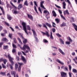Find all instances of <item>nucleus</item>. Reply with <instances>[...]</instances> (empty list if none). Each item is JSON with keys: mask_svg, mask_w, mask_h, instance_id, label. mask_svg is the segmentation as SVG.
Segmentation results:
<instances>
[{"mask_svg": "<svg viewBox=\"0 0 77 77\" xmlns=\"http://www.w3.org/2000/svg\"><path fill=\"white\" fill-rule=\"evenodd\" d=\"M22 25L23 26V30H24L25 32L27 35H28L29 34L27 33V28L28 30H31L30 27L29 25L26 26V23L24 22H22ZM26 27L27 28H26Z\"/></svg>", "mask_w": 77, "mask_h": 77, "instance_id": "obj_1", "label": "nucleus"}, {"mask_svg": "<svg viewBox=\"0 0 77 77\" xmlns=\"http://www.w3.org/2000/svg\"><path fill=\"white\" fill-rule=\"evenodd\" d=\"M26 48L28 50H26L25 53H29V51H30V47H29V46L26 45L24 44L23 45V46L22 48V50H23V51H25L26 50Z\"/></svg>", "mask_w": 77, "mask_h": 77, "instance_id": "obj_2", "label": "nucleus"}, {"mask_svg": "<svg viewBox=\"0 0 77 77\" xmlns=\"http://www.w3.org/2000/svg\"><path fill=\"white\" fill-rule=\"evenodd\" d=\"M10 3L11 5H12L13 6V7H14V9L12 11V12L13 14H15V15H16V14H18V13H19V12L17 11V8L15 6V5H13V4H12V2H10Z\"/></svg>", "mask_w": 77, "mask_h": 77, "instance_id": "obj_3", "label": "nucleus"}, {"mask_svg": "<svg viewBox=\"0 0 77 77\" xmlns=\"http://www.w3.org/2000/svg\"><path fill=\"white\" fill-rule=\"evenodd\" d=\"M5 56L6 57H8V59H9L10 62L11 63V64H14V61H13L14 58L11 57V56L10 54L9 53L8 54V56L6 55H5Z\"/></svg>", "mask_w": 77, "mask_h": 77, "instance_id": "obj_4", "label": "nucleus"}, {"mask_svg": "<svg viewBox=\"0 0 77 77\" xmlns=\"http://www.w3.org/2000/svg\"><path fill=\"white\" fill-rule=\"evenodd\" d=\"M58 12L60 14V16L61 18H63L64 20H66V19H65V17H64L63 16L62 14V11L60 10V9H58Z\"/></svg>", "mask_w": 77, "mask_h": 77, "instance_id": "obj_5", "label": "nucleus"}, {"mask_svg": "<svg viewBox=\"0 0 77 77\" xmlns=\"http://www.w3.org/2000/svg\"><path fill=\"white\" fill-rule=\"evenodd\" d=\"M60 74L62 77H67L66 73L63 72H60Z\"/></svg>", "mask_w": 77, "mask_h": 77, "instance_id": "obj_6", "label": "nucleus"}, {"mask_svg": "<svg viewBox=\"0 0 77 77\" xmlns=\"http://www.w3.org/2000/svg\"><path fill=\"white\" fill-rule=\"evenodd\" d=\"M18 64H19V65H20L19 66L18 71L19 72H20V71H21V66L22 65L23 63H18Z\"/></svg>", "mask_w": 77, "mask_h": 77, "instance_id": "obj_7", "label": "nucleus"}, {"mask_svg": "<svg viewBox=\"0 0 77 77\" xmlns=\"http://www.w3.org/2000/svg\"><path fill=\"white\" fill-rule=\"evenodd\" d=\"M44 2L42 1L40 3V7L42 8H43V9H45V8H44V6L43 5V4H44Z\"/></svg>", "mask_w": 77, "mask_h": 77, "instance_id": "obj_8", "label": "nucleus"}, {"mask_svg": "<svg viewBox=\"0 0 77 77\" xmlns=\"http://www.w3.org/2000/svg\"><path fill=\"white\" fill-rule=\"evenodd\" d=\"M3 60L4 61V64H6V63L7 62V60L6 59L3 60V58H1L0 59V62H2V61H3Z\"/></svg>", "mask_w": 77, "mask_h": 77, "instance_id": "obj_9", "label": "nucleus"}, {"mask_svg": "<svg viewBox=\"0 0 77 77\" xmlns=\"http://www.w3.org/2000/svg\"><path fill=\"white\" fill-rule=\"evenodd\" d=\"M32 32H33V35L34 37V38L37 37V35H36V32H35V30H33V29H32Z\"/></svg>", "mask_w": 77, "mask_h": 77, "instance_id": "obj_10", "label": "nucleus"}, {"mask_svg": "<svg viewBox=\"0 0 77 77\" xmlns=\"http://www.w3.org/2000/svg\"><path fill=\"white\" fill-rule=\"evenodd\" d=\"M58 50L59 52H60V53H61L62 54H63V55H65V53L63 52V51L61 49L59 48Z\"/></svg>", "mask_w": 77, "mask_h": 77, "instance_id": "obj_11", "label": "nucleus"}, {"mask_svg": "<svg viewBox=\"0 0 77 77\" xmlns=\"http://www.w3.org/2000/svg\"><path fill=\"white\" fill-rule=\"evenodd\" d=\"M52 13L53 16L54 17H56L57 16V14H56V12H55V11H54L53 10L52 11Z\"/></svg>", "mask_w": 77, "mask_h": 77, "instance_id": "obj_12", "label": "nucleus"}, {"mask_svg": "<svg viewBox=\"0 0 77 77\" xmlns=\"http://www.w3.org/2000/svg\"><path fill=\"white\" fill-rule=\"evenodd\" d=\"M11 74L12 75H14V77H16V72L15 71H12L11 72Z\"/></svg>", "mask_w": 77, "mask_h": 77, "instance_id": "obj_13", "label": "nucleus"}, {"mask_svg": "<svg viewBox=\"0 0 77 77\" xmlns=\"http://www.w3.org/2000/svg\"><path fill=\"white\" fill-rule=\"evenodd\" d=\"M57 62L61 65H64V63H63L62 62L60 61L59 59L57 60Z\"/></svg>", "mask_w": 77, "mask_h": 77, "instance_id": "obj_14", "label": "nucleus"}, {"mask_svg": "<svg viewBox=\"0 0 77 77\" xmlns=\"http://www.w3.org/2000/svg\"><path fill=\"white\" fill-rule=\"evenodd\" d=\"M45 24L47 26H48V27L49 28H51V27H52V26H51V24L49 23H46Z\"/></svg>", "mask_w": 77, "mask_h": 77, "instance_id": "obj_15", "label": "nucleus"}, {"mask_svg": "<svg viewBox=\"0 0 77 77\" xmlns=\"http://www.w3.org/2000/svg\"><path fill=\"white\" fill-rule=\"evenodd\" d=\"M27 15L28 17L29 18L31 19V20H33V17L31 15L27 14Z\"/></svg>", "mask_w": 77, "mask_h": 77, "instance_id": "obj_16", "label": "nucleus"}, {"mask_svg": "<svg viewBox=\"0 0 77 77\" xmlns=\"http://www.w3.org/2000/svg\"><path fill=\"white\" fill-rule=\"evenodd\" d=\"M72 26H73L74 27L76 31L77 32V25H75L74 23H72Z\"/></svg>", "mask_w": 77, "mask_h": 77, "instance_id": "obj_17", "label": "nucleus"}, {"mask_svg": "<svg viewBox=\"0 0 77 77\" xmlns=\"http://www.w3.org/2000/svg\"><path fill=\"white\" fill-rule=\"evenodd\" d=\"M63 13L64 15H66V14H67V15H69V13L68 12V10L64 11L63 12Z\"/></svg>", "mask_w": 77, "mask_h": 77, "instance_id": "obj_18", "label": "nucleus"}, {"mask_svg": "<svg viewBox=\"0 0 77 77\" xmlns=\"http://www.w3.org/2000/svg\"><path fill=\"white\" fill-rule=\"evenodd\" d=\"M63 9H65L66 8V3L63 2Z\"/></svg>", "mask_w": 77, "mask_h": 77, "instance_id": "obj_19", "label": "nucleus"}, {"mask_svg": "<svg viewBox=\"0 0 77 77\" xmlns=\"http://www.w3.org/2000/svg\"><path fill=\"white\" fill-rule=\"evenodd\" d=\"M7 18L9 20H12V17L11 16V15H10L9 14L7 15Z\"/></svg>", "mask_w": 77, "mask_h": 77, "instance_id": "obj_20", "label": "nucleus"}, {"mask_svg": "<svg viewBox=\"0 0 77 77\" xmlns=\"http://www.w3.org/2000/svg\"><path fill=\"white\" fill-rule=\"evenodd\" d=\"M66 26V23H65V22H63V23L61 24L60 27H64V26Z\"/></svg>", "mask_w": 77, "mask_h": 77, "instance_id": "obj_21", "label": "nucleus"}, {"mask_svg": "<svg viewBox=\"0 0 77 77\" xmlns=\"http://www.w3.org/2000/svg\"><path fill=\"white\" fill-rule=\"evenodd\" d=\"M17 34L20 36V38H21L22 39H24V37L23 36V34L20 33H18Z\"/></svg>", "mask_w": 77, "mask_h": 77, "instance_id": "obj_22", "label": "nucleus"}, {"mask_svg": "<svg viewBox=\"0 0 77 77\" xmlns=\"http://www.w3.org/2000/svg\"><path fill=\"white\" fill-rule=\"evenodd\" d=\"M23 8V6L21 4H19L18 5V9H20L22 8Z\"/></svg>", "mask_w": 77, "mask_h": 77, "instance_id": "obj_23", "label": "nucleus"}, {"mask_svg": "<svg viewBox=\"0 0 77 77\" xmlns=\"http://www.w3.org/2000/svg\"><path fill=\"white\" fill-rule=\"evenodd\" d=\"M60 41L61 43V44H63V45L64 44V42H63V40L62 39L60 38Z\"/></svg>", "mask_w": 77, "mask_h": 77, "instance_id": "obj_24", "label": "nucleus"}, {"mask_svg": "<svg viewBox=\"0 0 77 77\" xmlns=\"http://www.w3.org/2000/svg\"><path fill=\"white\" fill-rule=\"evenodd\" d=\"M23 39V42L24 44H26L27 42V40L26 39H24V38Z\"/></svg>", "mask_w": 77, "mask_h": 77, "instance_id": "obj_25", "label": "nucleus"}, {"mask_svg": "<svg viewBox=\"0 0 77 77\" xmlns=\"http://www.w3.org/2000/svg\"><path fill=\"white\" fill-rule=\"evenodd\" d=\"M17 39L19 43H20L21 44H22V42H21V39H20V38L18 37L17 38Z\"/></svg>", "mask_w": 77, "mask_h": 77, "instance_id": "obj_26", "label": "nucleus"}, {"mask_svg": "<svg viewBox=\"0 0 77 77\" xmlns=\"http://www.w3.org/2000/svg\"><path fill=\"white\" fill-rule=\"evenodd\" d=\"M22 59L24 62H26V59H25V58H24V57L23 56H22Z\"/></svg>", "mask_w": 77, "mask_h": 77, "instance_id": "obj_27", "label": "nucleus"}, {"mask_svg": "<svg viewBox=\"0 0 77 77\" xmlns=\"http://www.w3.org/2000/svg\"><path fill=\"white\" fill-rule=\"evenodd\" d=\"M50 38L51 39H54L53 37V35H52V32H51V35L50 36Z\"/></svg>", "mask_w": 77, "mask_h": 77, "instance_id": "obj_28", "label": "nucleus"}, {"mask_svg": "<svg viewBox=\"0 0 77 77\" xmlns=\"http://www.w3.org/2000/svg\"><path fill=\"white\" fill-rule=\"evenodd\" d=\"M24 5H25V6H28V3H27V1H26L24 3Z\"/></svg>", "mask_w": 77, "mask_h": 77, "instance_id": "obj_29", "label": "nucleus"}, {"mask_svg": "<svg viewBox=\"0 0 77 77\" xmlns=\"http://www.w3.org/2000/svg\"><path fill=\"white\" fill-rule=\"evenodd\" d=\"M8 48V46H4L3 47V49L4 50H6Z\"/></svg>", "mask_w": 77, "mask_h": 77, "instance_id": "obj_30", "label": "nucleus"}, {"mask_svg": "<svg viewBox=\"0 0 77 77\" xmlns=\"http://www.w3.org/2000/svg\"><path fill=\"white\" fill-rule=\"evenodd\" d=\"M2 40L3 41H4L5 42V41H7V42L8 41V39L6 38H3L2 39Z\"/></svg>", "mask_w": 77, "mask_h": 77, "instance_id": "obj_31", "label": "nucleus"}, {"mask_svg": "<svg viewBox=\"0 0 77 77\" xmlns=\"http://www.w3.org/2000/svg\"><path fill=\"white\" fill-rule=\"evenodd\" d=\"M15 70H17L18 68V65L17 64H15Z\"/></svg>", "mask_w": 77, "mask_h": 77, "instance_id": "obj_32", "label": "nucleus"}, {"mask_svg": "<svg viewBox=\"0 0 77 77\" xmlns=\"http://www.w3.org/2000/svg\"><path fill=\"white\" fill-rule=\"evenodd\" d=\"M7 6L6 7L7 8H9V4L8 3V1H6Z\"/></svg>", "mask_w": 77, "mask_h": 77, "instance_id": "obj_33", "label": "nucleus"}, {"mask_svg": "<svg viewBox=\"0 0 77 77\" xmlns=\"http://www.w3.org/2000/svg\"><path fill=\"white\" fill-rule=\"evenodd\" d=\"M55 21L57 22V23H59L60 22V20H59L58 19H56Z\"/></svg>", "mask_w": 77, "mask_h": 77, "instance_id": "obj_34", "label": "nucleus"}, {"mask_svg": "<svg viewBox=\"0 0 77 77\" xmlns=\"http://www.w3.org/2000/svg\"><path fill=\"white\" fill-rule=\"evenodd\" d=\"M52 26L53 27H56L55 26H56V24L54 22H52Z\"/></svg>", "mask_w": 77, "mask_h": 77, "instance_id": "obj_35", "label": "nucleus"}, {"mask_svg": "<svg viewBox=\"0 0 77 77\" xmlns=\"http://www.w3.org/2000/svg\"><path fill=\"white\" fill-rule=\"evenodd\" d=\"M12 46L13 48H17V46L16 45H15L14 44V43L12 44Z\"/></svg>", "mask_w": 77, "mask_h": 77, "instance_id": "obj_36", "label": "nucleus"}, {"mask_svg": "<svg viewBox=\"0 0 77 77\" xmlns=\"http://www.w3.org/2000/svg\"><path fill=\"white\" fill-rule=\"evenodd\" d=\"M0 74L1 75H6V73H5V72H1Z\"/></svg>", "mask_w": 77, "mask_h": 77, "instance_id": "obj_37", "label": "nucleus"}, {"mask_svg": "<svg viewBox=\"0 0 77 77\" xmlns=\"http://www.w3.org/2000/svg\"><path fill=\"white\" fill-rule=\"evenodd\" d=\"M46 35L48 36V37H49L50 36V35L48 34V32H46Z\"/></svg>", "mask_w": 77, "mask_h": 77, "instance_id": "obj_38", "label": "nucleus"}, {"mask_svg": "<svg viewBox=\"0 0 77 77\" xmlns=\"http://www.w3.org/2000/svg\"><path fill=\"white\" fill-rule=\"evenodd\" d=\"M0 9H1L2 10V13H3V14L4 15H5V11H3V8H2V7L0 6Z\"/></svg>", "mask_w": 77, "mask_h": 77, "instance_id": "obj_39", "label": "nucleus"}, {"mask_svg": "<svg viewBox=\"0 0 77 77\" xmlns=\"http://www.w3.org/2000/svg\"><path fill=\"white\" fill-rule=\"evenodd\" d=\"M56 35L58 36V37H61L62 36L59 33H56Z\"/></svg>", "mask_w": 77, "mask_h": 77, "instance_id": "obj_40", "label": "nucleus"}, {"mask_svg": "<svg viewBox=\"0 0 77 77\" xmlns=\"http://www.w3.org/2000/svg\"><path fill=\"white\" fill-rule=\"evenodd\" d=\"M43 26L44 27H45V28H46V29H47L48 28H47V26H46V25L43 23Z\"/></svg>", "mask_w": 77, "mask_h": 77, "instance_id": "obj_41", "label": "nucleus"}, {"mask_svg": "<svg viewBox=\"0 0 77 77\" xmlns=\"http://www.w3.org/2000/svg\"><path fill=\"white\" fill-rule=\"evenodd\" d=\"M55 5L57 8H59V9H61V7H60L58 6V5H57L56 4H55Z\"/></svg>", "mask_w": 77, "mask_h": 77, "instance_id": "obj_42", "label": "nucleus"}, {"mask_svg": "<svg viewBox=\"0 0 77 77\" xmlns=\"http://www.w3.org/2000/svg\"><path fill=\"white\" fill-rule=\"evenodd\" d=\"M2 67L3 68H4L5 69H6V66L4 65L3 64H2Z\"/></svg>", "mask_w": 77, "mask_h": 77, "instance_id": "obj_43", "label": "nucleus"}, {"mask_svg": "<svg viewBox=\"0 0 77 77\" xmlns=\"http://www.w3.org/2000/svg\"><path fill=\"white\" fill-rule=\"evenodd\" d=\"M34 10L35 12H37V14H38V11H37V10L36 9V7L35 6H34Z\"/></svg>", "mask_w": 77, "mask_h": 77, "instance_id": "obj_44", "label": "nucleus"}, {"mask_svg": "<svg viewBox=\"0 0 77 77\" xmlns=\"http://www.w3.org/2000/svg\"><path fill=\"white\" fill-rule=\"evenodd\" d=\"M12 52L13 53H15L16 52V49H13L12 51Z\"/></svg>", "mask_w": 77, "mask_h": 77, "instance_id": "obj_45", "label": "nucleus"}, {"mask_svg": "<svg viewBox=\"0 0 77 77\" xmlns=\"http://www.w3.org/2000/svg\"><path fill=\"white\" fill-rule=\"evenodd\" d=\"M34 3L35 5L36 6V7H38V5H37V3L36 1H34Z\"/></svg>", "mask_w": 77, "mask_h": 77, "instance_id": "obj_46", "label": "nucleus"}, {"mask_svg": "<svg viewBox=\"0 0 77 77\" xmlns=\"http://www.w3.org/2000/svg\"><path fill=\"white\" fill-rule=\"evenodd\" d=\"M68 40L69 41H70V42H72V40L71 39V38L69 37H68Z\"/></svg>", "mask_w": 77, "mask_h": 77, "instance_id": "obj_47", "label": "nucleus"}, {"mask_svg": "<svg viewBox=\"0 0 77 77\" xmlns=\"http://www.w3.org/2000/svg\"><path fill=\"white\" fill-rule=\"evenodd\" d=\"M16 59H17V61H18L19 60V57L16 56Z\"/></svg>", "mask_w": 77, "mask_h": 77, "instance_id": "obj_48", "label": "nucleus"}, {"mask_svg": "<svg viewBox=\"0 0 77 77\" xmlns=\"http://www.w3.org/2000/svg\"><path fill=\"white\" fill-rule=\"evenodd\" d=\"M70 43V42H66V44H68V45H69Z\"/></svg>", "mask_w": 77, "mask_h": 77, "instance_id": "obj_49", "label": "nucleus"}, {"mask_svg": "<svg viewBox=\"0 0 77 77\" xmlns=\"http://www.w3.org/2000/svg\"><path fill=\"white\" fill-rule=\"evenodd\" d=\"M38 11H39L41 13V14H42V11H41V8L40 7H39L38 8Z\"/></svg>", "mask_w": 77, "mask_h": 77, "instance_id": "obj_50", "label": "nucleus"}, {"mask_svg": "<svg viewBox=\"0 0 77 77\" xmlns=\"http://www.w3.org/2000/svg\"><path fill=\"white\" fill-rule=\"evenodd\" d=\"M12 34H10L9 35V37L10 38H12Z\"/></svg>", "mask_w": 77, "mask_h": 77, "instance_id": "obj_51", "label": "nucleus"}, {"mask_svg": "<svg viewBox=\"0 0 77 77\" xmlns=\"http://www.w3.org/2000/svg\"><path fill=\"white\" fill-rule=\"evenodd\" d=\"M35 40L36 42H38V41L39 40H38V38H37V37H35Z\"/></svg>", "mask_w": 77, "mask_h": 77, "instance_id": "obj_52", "label": "nucleus"}, {"mask_svg": "<svg viewBox=\"0 0 77 77\" xmlns=\"http://www.w3.org/2000/svg\"><path fill=\"white\" fill-rule=\"evenodd\" d=\"M69 69L70 70V71H71V65H69Z\"/></svg>", "mask_w": 77, "mask_h": 77, "instance_id": "obj_53", "label": "nucleus"}, {"mask_svg": "<svg viewBox=\"0 0 77 77\" xmlns=\"http://www.w3.org/2000/svg\"><path fill=\"white\" fill-rule=\"evenodd\" d=\"M75 60L77 61V57H75V59H73V60H74L75 62Z\"/></svg>", "mask_w": 77, "mask_h": 77, "instance_id": "obj_54", "label": "nucleus"}, {"mask_svg": "<svg viewBox=\"0 0 77 77\" xmlns=\"http://www.w3.org/2000/svg\"><path fill=\"white\" fill-rule=\"evenodd\" d=\"M43 41L44 42H45L46 43L48 42V41H47V40L45 39H44L43 40Z\"/></svg>", "mask_w": 77, "mask_h": 77, "instance_id": "obj_55", "label": "nucleus"}, {"mask_svg": "<svg viewBox=\"0 0 77 77\" xmlns=\"http://www.w3.org/2000/svg\"><path fill=\"white\" fill-rule=\"evenodd\" d=\"M9 66H10V68L11 69H13V66L11 65V64L9 65Z\"/></svg>", "mask_w": 77, "mask_h": 77, "instance_id": "obj_56", "label": "nucleus"}, {"mask_svg": "<svg viewBox=\"0 0 77 77\" xmlns=\"http://www.w3.org/2000/svg\"><path fill=\"white\" fill-rule=\"evenodd\" d=\"M52 30L54 33L56 32V29L54 28H53L52 29Z\"/></svg>", "mask_w": 77, "mask_h": 77, "instance_id": "obj_57", "label": "nucleus"}, {"mask_svg": "<svg viewBox=\"0 0 77 77\" xmlns=\"http://www.w3.org/2000/svg\"><path fill=\"white\" fill-rule=\"evenodd\" d=\"M5 24H6V25L8 26H9V24L8 23H7L6 22H5Z\"/></svg>", "mask_w": 77, "mask_h": 77, "instance_id": "obj_58", "label": "nucleus"}, {"mask_svg": "<svg viewBox=\"0 0 77 77\" xmlns=\"http://www.w3.org/2000/svg\"><path fill=\"white\" fill-rule=\"evenodd\" d=\"M64 70H65V71H68V68L67 67H65L64 68Z\"/></svg>", "mask_w": 77, "mask_h": 77, "instance_id": "obj_59", "label": "nucleus"}, {"mask_svg": "<svg viewBox=\"0 0 77 77\" xmlns=\"http://www.w3.org/2000/svg\"><path fill=\"white\" fill-rule=\"evenodd\" d=\"M73 72H77V70L75 69H73Z\"/></svg>", "mask_w": 77, "mask_h": 77, "instance_id": "obj_60", "label": "nucleus"}, {"mask_svg": "<svg viewBox=\"0 0 77 77\" xmlns=\"http://www.w3.org/2000/svg\"><path fill=\"white\" fill-rule=\"evenodd\" d=\"M67 2L69 5L71 4V2H70V1L69 0H67Z\"/></svg>", "mask_w": 77, "mask_h": 77, "instance_id": "obj_61", "label": "nucleus"}, {"mask_svg": "<svg viewBox=\"0 0 77 77\" xmlns=\"http://www.w3.org/2000/svg\"><path fill=\"white\" fill-rule=\"evenodd\" d=\"M47 12H48L47 11L45 10L44 11V14H46V13H47Z\"/></svg>", "mask_w": 77, "mask_h": 77, "instance_id": "obj_62", "label": "nucleus"}, {"mask_svg": "<svg viewBox=\"0 0 77 77\" xmlns=\"http://www.w3.org/2000/svg\"><path fill=\"white\" fill-rule=\"evenodd\" d=\"M1 35L2 36H5V33H2L1 34Z\"/></svg>", "mask_w": 77, "mask_h": 77, "instance_id": "obj_63", "label": "nucleus"}, {"mask_svg": "<svg viewBox=\"0 0 77 77\" xmlns=\"http://www.w3.org/2000/svg\"><path fill=\"white\" fill-rule=\"evenodd\" d=\"M69 77H72L71 73V72H69Z\"/></svg>", "mask_w": 77, "mask_h": 77, "instance_id": "obj_64", "label": "nucleus"}]
</instances>
